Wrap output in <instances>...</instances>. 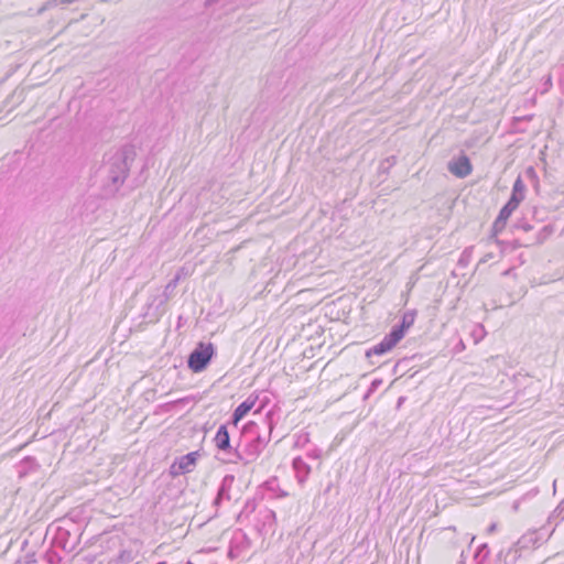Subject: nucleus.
<instances>
[{"label":"nucleus","mask_w":564,"mask_h":564,"mask_svg":"<svg viewBox=\"0 0 564 564\" xmlns=\"http://www.w3.org/2000/svg\"><path fill=\"white\" fill-rule=\"evenodd\" d=\"M519 207L518 204H516V199H509L506 205L500 209L499 217L501 219H505L506 221L509 219L511 214Z\"/></svg>","instance_id":"2eb2a0df"},{"label":"nucleus","mask_w":564,"mask_h":564,"mask_svg":"<svg viewBox=\"0 0 564 564\" xmlns=\"http://www.w3.org/2000/svg\"><path fill=\"white\" fill-rule=\"evenodd\" d=\"M401 339V330H390V333L387 334L380 343L372 346L366 351V357L371 358L372 356H382L389 352Z\"/></svg>","instance_id":"39448f33"},{"label":"nucleus","mask_w":564,"mask_h":564,"mask_svg":"<svg viewBox=\"0 0 564 564\" xmlns=\"http://www.w3.org/2000/svg\"><path fill=\"white\" fill-rule=\"evenodd\" d=\"M397 162V158L394 155L392 156H389L382 163H381V169H389L391 166H393Z\"/></svg>","instance_id":"6ab92c4d"},{"label":"nucleus","mask_w":564,"mask_h":564,"mask_svg":"<svg viewBox=\"0 0 564 564\" xmlns=\"http://www.w3.org/2000/svg\"><path fill=\"white\" fill-rule=\"evenodd\" d=\"M170 300V293L167 292H158L152 294L145 305V311L143 313L144 317L150 321H159V318L165 312V304Z\"/></svg>","instance_id":"20e7f679"},{"label":"nucleus","mask_w":564,"mask_h":564,"mask_svg":"<svg viewBox=\"0 0 564 564\" xmlns=\"http://www.w3.org/2000/svg\"><path fill=\"white\" fill-rule=\"evenodd\" d=\"M181 279V275L180 274H176L164 288V291L163 292H167L170 293V296L172 295L173 291L175 290V288L177 286L178 284V281Z\"/></svg>","instance_id":"a211bd4d"},{"label":"nucleus","mask_w":564,"mask_h":564,"mask_svg":"<svg viewBox=\"0 0 564 564\" xmlns=\"http://www.w3.org/2000/svg\"><path fill=\"white\" fill-rule=\"evenodd\" d=\"M268 423V435L261 436L258 431H256L257 425L254 423H250L246 425L240 442L234 448V458H230V463L242 462L245 464H249L254 462L259 455L262 453L267 444L269 443L270 435L273 429V423L271 420V413L267 414Z\"/></svg>","instance_id":"f03ea898"},{"label":"nucleus","mask_w":564,"mask_h":564,"mask_svg":"<svg viewBox=\"0 0 564 564\" xmlns=\"http://www.w3.org/2000/svg\"><path fill=\"white\" fill-rule=\"evenodd\" d=\"M522 228H523V230L529 231V230L532 229V226L529 225V224H525V225L522 226Z\"/></svg>","instance_id":"a878e982"},{"label":"nucleus","mask_w":564,"mask_h":564,"mask_svg":"<svg viewBox=\"0 0 564 564\" xmlns=\"http://www.w3.org/2000/svg\"><path fill=\"white\" fill-rule=\"evenodd\" d=\"M40 466L34 458L26 457L20 463L18 473L20 477H23L28 474V471L36 470Z\"/></svg>","instance_id":"4468645a"},{"label":"nucleus","mask_w":564,"mask_h":564,"mask_svg":"<svg viewBox=\"0 0 564 564\" xmlns=\"http://www.w3.org/2000/svg\"><path fill=\"white\" fill-rule=\"evenodd\" d=\"M199 456V452L196 451L176 458L170 467L171 475L178 476L193 471Z\"/></svg>","instance_id":"423d86ee"},{"label":"nucleus","mask_w":564,"mask_h":564,"mask_svg":"<svg viewBox=\"0 0 564 564\" xmlns=\"http://www.w3.org/2000/svg\"><path fill=\"white\" fill-rule=\"evenodd\" d=\"M214 442L219 451L227 453L230 458H234L235 447H232L230 444V435L226 425H220L218 427L214 437Z\"/></svg>","instance_id":"1a4fd4ad"},{"label":"nucleus","mask_w":564,"mask_h":564,"mask_svg":"<svg viewBox=\"0 0 564 564\" xmlns=\"http://www.w3.org/2000/svg\"><path fill=\"white\" fill-rule=\"evenodd\" d=\"M525 174H527L528 177L538 181L536 172H535L533 166H529L525 170Z\"/></svg>","instance_id":"aec40b11"},{"label":"nucleus","mask_w":564,"mask_h":564,"mask_svg":"<svg viewBox=\"0 0 564 564\" xmlns=\"http://www.w3.org/2000/svg\"><path fill=\"white\" fill-rule=\"evenodd\" d=\"M221 498H223V496H217L216 499H215V503L218 505L220 502Z\"/></svg>","instance_id":"c85d7f7f"},{"label":"nucleus","mask_w":564,"mask_h":564,"mask_svg":"<svg viewBox=\"0 0 564 564\" xmlns=\"http://www.w3.org/2000/svg\"><path fill=\"white\" fill-rule=\"evenodd\" d=\"M447 170L458 178H465L473 172L470 160L462 154L458 158L452 159L447 164Z\"/></svg>","instance_id":"0eeeda50"},{"label":"nucleus","mask_w":564,"mask_h":564,"mask_svg":"<svg viewBox=\"0 0 564 564\" xmlns=\"http://www.w3.org/2000/svg\"><path fill=\"white\" fill-rule=\"evenodd\" d=\"M556 512H557L558 517H562L564 519V498L558 503V506L556 508Z\"/></svg>","instance_id":"412c9836"},{"label":"nucleus","mask_w":564,"mask_h":564,"mask_svg":"<svg viewBox=\"0 0 564 564\" xmlns=\"http://www.w3.org/2000/svg\"><path fill=\"white\" fill-rule=\"evenodd\" d=\"M518 508H519V502L517 501V502H514V503H513L512 509H513L514 511H517V510H518Z\"/></svg>","instance_id":"cd10ccee"},{"label":"nucleus","mask_w":564,"mask_h":564,"mask_svg":"<svg viewBox=\"0 0 564 564\" xmlns=\"http://www.w3.org/2000/svg\"><path fill=\"white\" fill-rule=\"evenodd\" d=\"M215 349L213 344L199 343L196 348L189 354L187 366L194 372H200L210 362L214 356Z\"/></svg>","instance_id":"7ed1b4c3"},{"label":"nucleus","mask_w":564,"mask_h":564,"mask_svg":"<svg viewBox=\"0 0 564 564\" xmlns=\"http://www.w3.org/2000/svg\"><path fill=\"white\" fill-rule=\"evenodd\" d=\"M77 0H53L54 3L58 2V3H62V4H70V3H74Z\"/></svg>","instance_id":"5701e85b"},{"label":"nucleus","mask_w":564,"mask_h":564,"mask_svg":"<svg viewBox=\"0 0 564 564\" xmlns=\"http://www.w3.org/2000/svg\"><path fill=\"white\" fill-rule=\"evenodd\" d=\"M496 529H497V524H496V523H491V524L488 527V532H489V533H492V532H495V531H496Z\"/></svg>","instance_id":"b1692460"},{"label":"nucleus","mask_w":564,"mask_h":564,"mask_svg":"<svg viewBox=\"0 0 564 564\" xmlns=\"http://www.w3.org/2000/svg\"><path fill=\"white\" fill-rule=\"evenodd\" d=\"M257 401V397H248L243 402H241L234 411L231 416V422L234 425H237L240 420H242L248 412L254 406Z\"/></svg>","instance_id":"9d476101"},{"label":"nucleus","mask_w":564,"mask_h":564,"mask_svg":"<svg viewBox=\"0 0 564 564\" xmlns=\"http://www.w3.org/2000/svg\"><path fill=\"white\" fill-rule=\"evenodd\" d=\"M471 248H467L463 251V253L460 254V258L458 260V264H460L462 267H466L468 263H469V260H470V257H471Z\"/></svg>","instance_id":"f3484780"},{"label":"nucleus","mask_w":564,"mask_h":564,"mask_svg":"<svg viewBox=\"0 0 564 564\" xmlns=\"http://www.w3.org/2000/svg\"><path fill=\"white\" fill-rule=\"evenodd\" d=\"M506 224L507 221L498 216L492 224V236L496 237L498 234H500L505 229Z\"/></svg>","instance_id":"dca6fc26"},{"label":"nucleus","mask_w":564,"mask_h":564,"mask_svg":"<svg viewBox=\"0 0 564 564\" xmlns=\"http://www.w3.org/2000/svg\"><path fill=\"white\" fill-rule=\"evenodd\" d=\"M543 536L539 530H532L524 533L513 545L514 552L531 550L541 544Z\"/></svg>","instance_id":"6e6552de"},{"label":"nucleus","mask_w":564,"mask_h":564,"mask_svg":"<svg viewBox=\"0 0 564 564\" xmlns=\"http://www.w3.org/2000/svg\"><path fill=\"white\" fill-rule=\"evenodd\" d=\"M218 495L225 494L224 487H220L217 491Z\"/></svg>","instance_id":"c756f323"},{"label":"nucleus","mask_w":564,"mask_h":564,"mask_svg":"<svg viewBox=\"0 0 564 564\" xmlns=\"http://www.w3.org/2000/svg\"><path fill=\"white\" fill-rule=\"evenodd\" d=\"M551 231H552V229L549 226H544L542 229V232L550 234Z\"/></svg>","instance_id":"bb28decb"},{"label":"nucleus","mask_w":564,"mask_h":564,"mask_svg":"<svg viewBox=\"0 0 564 564\" xmlns=\"http://www.w3.org/2000/svg\"><path fill=\"white\" fill-rule=\"evenodd\" d=\"M525 185L521 178L518 176L512 186V193L509 199H516V204L520 205V203L524 199L525 195Z\"/></svg>","instance_id":"ddd939ff"},{"label":"nucleus","mask_w":564,"mask_h":564,"mask_svg":"<svg viewBox=\"0 0 564 564\" xmlns=\"http://www.w3.org/2000/svg\"><path fill=\"white\" fill-rule=\"evenodd\" d=\"M292 467L299 484H303L311 473L310 465L302 457H295Z\"/></svg>","instance_id":"9b49d317"},{"label":"nucleus","mask_w":564,"mask_h":564,"mask_svg":"<svg viewBox=\"0 0 564 564\" xmlns=\"http://www.w3.org/2000/svg\"><path fill=\"white\" fill-rule=\"evenodd\" d=\"M135 150L132 145H123L109 154L104 164V192L107 196L115 195L124 183L131 163L134 161Z\"/></svg>","instance_id":"f257e3e1"},{"label":"nucleus","mask_w":564,"mask_h":564,"mask_svg":"<svg viewBox=\"0 0 564 564\" xmlns=\"http://www.w3.org/2000/svg\"><path fill=\"white\" fill-rule=\"evenodd\" d=\"M415 321V312L414 311H408L403 314L402 321L400 325H394L392 327V332L401 330L402 338L405 335V332L414 324Z\"/></svg>","instance_id":"f8f14e48"},{"label":"nucleus","mask_w":564,"mask_h":564,"mask_svg":"<svg viewBox=\"0 0 564 564\" xmlns=\"http://www.w3.org/2000/svg\"><path fill=\"white\" fill-rule=\"evenodd\" d=\"M545 85L551 87L552 86V78H551V75L547 76L546 80H545Z\"/></svg>","instance_id":"393cba45"},{"label":"nucleus","mask_w":564,"mask_h":564,"mask_svg":"<svg viewBox=\"0 0 564 564\" xmlns=\"http://www.w3.org/2000/svg\"><path fill=\"white\" fill-rule=\"evenodd\" d=\"M307 455L314 459H318L321 456V452L318 449H313Z\"/></svg>","instance_id":"4be33fe9"}]
</instances>
